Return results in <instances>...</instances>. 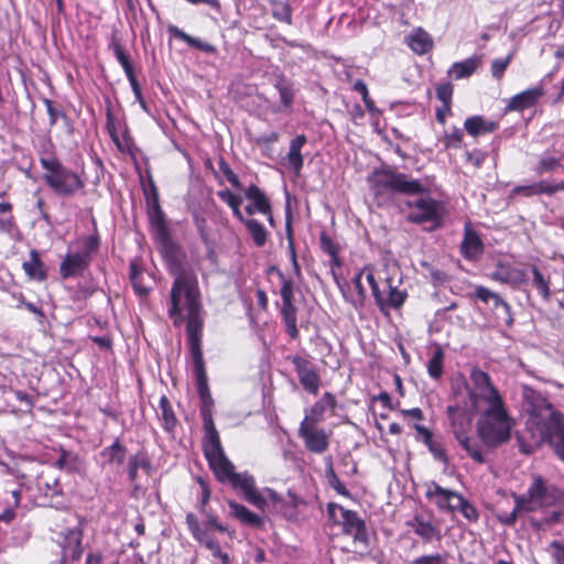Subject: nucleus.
<instances>
[{"label": "nucleus", "instance_id": "obj_21", "mask_svg": "<svg viewBox=\"0 0 564 564\" xmlns=\"http://www.w3.org/2000/svg\"><path fill=\"white\" fill-rule=\"evenodd\" d=\"M408 527L425 543L440 542L442 540L440 528L422 513L414 514L413 519L408 522Z\"/></svg>", "mask_w": 564, "mask_h": 564}, {"label": "nucleus", "instance_id": "obj_59", "mask_svg": "<svg viewBox=\"0 0 564 564\" xmlns=\"http://www.w3.org/2000/svg\"><path fill=\"white\" fill-rule=\"evenodd\" d=\"M352 89L361 95L362 101L368 111L372 112L376 110L375 101L370 98L367 84L362 79L356 80Z\"/></svg>", "mask_w": 564, "mask_h": 564}, {"label": "nucleus", "instance_id": "obj_49", "mask_svg": "<svg viewBox=\"0 0 564 564\" xmlns=\"http://www.w3.org/2000/svg\"><path fill=\"white\" fill-rule=\"evenodd\" d=\"M218 197L226 203L232 210L234 216L238 220H243V214L240 210L242 198L229 189H221L217 192Z\"/></svg>", "mask_w": 564, "mask_h": 564}, {"label": "nucleus", "instance_id": "obj_42", "mask_svg": "<svg viewBox=\"0 0 564 564\" xmlns=\"http://www.w3.org/2000/svg\"><path fill=\"white\" fill-rule=\"evenodd\" d=\"M477 68L478 59L476 57H470L462 62L454 63L448 69V75L458 80L471 76Z\"/></svg>", "mask_w": 564, "mask_h": 564}, {"label": "nucleus", "instance_id": "obj_51", "mask_svg": "<svg viewBox=\"0 0 564 564\" xmlns=\"http://www.w3.org/2000/svg\"><path fill=\"white\" fill-rule=\"evenodd\" d=\"M564 166L561 162L560 158L552 156V155H543L539 159L534 166V172L536 175H543L546 173L555 172L556 170Z\"/></svg>", "mask_w": 564, "mask_h": 564}, {"label": "nucleus", "instance_id": "obj_28", "mask_svg": "<svg viewBox=\"0 0 564 564\" xmlns=\"http://www.w3.org/2000/svg\"><path fill=\"white\" fill-rule=\"evenodd\" d=\"M22 269L31 280L43 282L47 279V269L35 249L30 251L29 260L22 263Z\"/></svg>", "mask_w": 564, "mask_h": 564}, {"label": "nucleus", "instance_id": "obj_53", "mask_svg": "<svg viewBox=\"0 0 564 564\" xmlns=\"http://www.w3.org/2000/svg\"><path fill=\"white\" fill-rule=\"evenodd\" d=\"M326 477L328 480L329 486L340 496L352 499V495L350 491L346 488V486L339 480L338 476L336 475L333 464L329 463L327 469H326Z\"/></svg>", "mask_w": 564, "mask_h": 564}, {"label": "nucleus", "instance_id": "obj_6", "mask_svg": "<svg viewBox=\"0 0 564 564\" xmlns=\"http://www.w3.org/2000/svg\"><path fill=\"white\" fill-rule=\"evenodd\" d=\"M367 183L375 196L387 194L420 195L429 189L420 180L411 178L391 165L375 169L368 176Z\"/></svg>", "mask_w": 564, "mask_h": 564}, {"label": "nucleus", "instance_id": "obj_44", "mask_svg": "<svg viewBox=\"0 0 564 564\" xmlns=\"http://www.w3.org/2000/svg\"><path fill=\"white\" fill-rule=\"evenodd\" d=\"M129 279L138 295L145 296L150 293L151 289L143 283L142 268L135 261H131L129 264Z\"/></svg>", "mask_w": 564, "mask_h": 564}, {"label": "nucleus", "instance_id": "obj_63", "mask_svg": "<svg viewBox=\"0 0 564 564\" xmlns=\"http://www.w3.org/2000/svg\"><path fill=\"white\" fill-rule=\"evenodd\" d=\"M490 278L491 280L500 283H508L512 279V271L508 265L499 263L497 269L491 273Z\"/></svg>", "mask_w": 564, "mask_h": 564}, {"label": "nucleus", "instance_id": "obj_47", "mask_svg": "<svg viewBox=\"0 0 564 564\" xmlns=\"http://www.w3.org/2000/svg\"><path fill=\"white\" fill-rule=\"evenodd\" d=\"M155 237L161 247L163 257L169 261H172L173 259H175L177 256L178 246L173 240V238L171 236V231H166V232L156 235Z\"/></svg>", "mask_w": 564, "mask_h": 564}, {"label": "nucleus", "instance_id": "obj_57", "mask_svg": "<svg viewBox=\"0 0 564 564\" xmlns=\"http://www.w3.org/2000/svg\"><path fill=\"white\" fill-rule=\"evenodd\" d=\"M217 163L219 171L226 177V180L232 185V187H235L236 189H240L241 183L237 174L230 167L229 163L223 156L219 158Z\"/></svg>", "mask_w": 564, "mask_h": 564}, {"label": "nucleus", "instance_id": "obj_17", "mask_svg": "<svg viewBox=\"0 0 564 564\" xmlns=\"http://www.w3.org/2000/svg\"><path fill=\"white\" fill-rule=\"evenodd\" d=\"M474 412L471 408L467 409L459 404L447 406L446 414L455 438L470 433Z\"/></svg>", "mask_w": 564, "mask_h": 564}, {"label": "nucleus", "instance_id": "obj_48", "mask_svg": "<svg viewBox=\"0 0 564 564\" xmlns=\"http://www.w3.org/2000/svg\"><path fill=\"white\" fill-rule=\"evenodd\" d=\"M272 17L285 24H292V9L290 4L282 0H269Z\"/></svg>", "mask_w": 564, "mask_h": 564}, {"label": "nucleus", "instance_id": "obj_46", "mask_svg": "<svg viewBox=\"0 0 564 564\" xmlns=\"http://www.w3.org/2000/svg\"><path fill=\"white\" fill-rule=\"evenodd\" d=\"M148 208V215L150 219V224L154 230L155 236L170 231V228L167 226L165 214L161 208V205L159 206H150Z\"/></svg>", "mask_w": 564, "mask_h": 564}, {"label": "nucleus", "instance_id": "obj_22", "mask_svg": "<svg viewBox=\"0 0 564 564\" xmlns=\"http://www.w3.org/2000/svg\"><path fill=\"white\" fill-rule=\"evenodd\" d=\"M245 197L249 200V204L246 206V213L249 216H252L256 213L259 214H269L271 202L267 194L256 184H250L245 189Z\"/></svg>", "mask_w": 564, "mask_h": 564}, {"label": "nucleus", "instance_id": "obj_11", "mask_svg": "<svg viewBox=\"0 0 564 564\" xmlns=\"http://www.w3.org/2000/svg\"><path fill=\"white\" fill-rule=\"evenodd\" d=\"M276 272L282 283L280 289L282 300L280 315L284 323L285 332L291 339L295 340L300 337V332L297 328V308L294 304L293 282L282 271L276 269Z\"/></svg>", "mask_w": 564, "mask_h": 564}, {"label": "nucleus", "instance_id": "obj_23", "mask_svg": "<svg viewBox=\"0 0 564 564\" xmlns=\"http://www.w3.org/2000/svg\"><path fill=\"white\" fill-rule=\"evenodd\" d=\"M404 43L416 55H425L434 48L433 37L423 28H414L404 39Z\"/></svg>", "mask_w": 564, "mask_h": 564}, {"label": "nucleus", "instance_id": "obj_15", "mask_svg": "<svg viewBox=\"0 0 564 564\" xmlns=\"http://www.w3.org/2000/svg\"><path fill=\"white\" fill-rule=\"evenodd\" d=\"M329 435L324 429L318 425L308 424L307 421H302L297 436L303 440L305 448L313 454H323L329 447Z\"/></svg>", "mask_w": 564, "mask_h": 564}, {"label": "nucleus", "instance_id": "obj_5", "mask_svg": "<svg viewBox=\"0 0 564 564\" xmlns=\"http://www.w3.org/2000/svg\"><path fill=\"white\" fill-rule=\"evenodd\" d=\"M512 427L513 420L506 403L487 406L476 422L477 436L489 448H497L508 443Z\"/></svg>", "mask_w": 564, "mask_h": 564}, {"label": "nucleus", "instance_id": "obj_25", "mask_svg": "<svg viewBox=\"0 0 564 564\" xmlns=\"http://www.w3.org/2000/svg\"><path fill=\"white\" fill-rule=\"evenodd\" d=\"M336 406V397L332 392L326 391L323 397L311 406L308 413L302 421H307L308 424L312 425H318L324 421L326 410L329 409L334 412Z\"/></svg>", "mask_w": 564, "mask_h": 564}, {"label": "nucleus", "instance_id": "obj_61", "mask_svg": "<svg viewBox=\"0 0 564 564\" xmlns=\"http://www.w3.org/2000/svg\"><path fill=\"white\" fill-rule=\"evenodd\" d=\"M425 445L427 446L429 451L436 460L443 463L444 465L448 464V456L441 442L435 441L433 438L430 443H426Z\"/></svg>", "mask_w": 564, "mask_h": 564}, {"label": "nucleus", "instance_id": "obj_55", "mask_svg": "<svg viewBox=\"0 0 564 564\" xmlns=\"http://www.w3.org/2000/svg\"><path fill=\"white\" fill-rule=\"evenodd\" d=\"M196 481L200 487V497L198 500L197 509L199 512H205L206 508H208L212 498V489L208 481L205 478L197 476Z\"/></svg>", "mask_w": 564, "mask_h": 564}, {"label": "nucleus", "instance_id": "obj_35", "mask_svg": "<svg viewBox=\"0 0 564 564\" xmlns=\"http://www.w3.org/2000/svg\"><path fill=\"white\" fill-rule=\"evenodd\" d=\"M128 448L117 437L109 446L100 451V456L105 458L104 465H122L126 460Z\"/></svg>", "mask_w": 564, "mask_h": 564}, {"label": "nucleus", "instance_id": "obj_41", "mask_svg": "<svg viewBox=\"0 0 564 564\" xmlns=\"http://www.w3.org/2000/svg\"><path fill=\"white\" fill-rule=\"evenodd\" d=\"M242 223L246 228L248 229V232L250 234L253 243L261 248L263 247L268 241L269 231L265 229V227L257 219L249 218L247 219L243 216V220H239Z\"/></svg>", "mask_w": 564, "mask_h": 564}, {"label": "nucleus", "instance_id": "obj_50", "mask_svg": "<svg viewBox=\"0 0 564 564\" xmlns=\"http://www.w3.org/2000/svg\"><path fill=\"white\" fill-rule=\"evenodd\" d=\"M199 513L205 517V521H204L203 525L200 524L202 528L206 529L207 531L209 529H213V530L221 532V533H227L230 538H234L235 530H229L228 527L224 525L218 520V517L215 512H213L212 510L206 508L205 512H199Z\"/></svg>", "mask_w": 564, "mask_h": 564}, {"label": "nucleus", "instance_id": "obj_45", "mask_svg": "<svg viewBox=\"0 0 564 564\" xmlns=\"http://www.w3.org/2000/svg\"><path fill=\"white\" fill-rule=\"evenodd\" d=\"M458 444L466 451L467 455L477 464H484L485 457L482 455L480 445L477 441L473 440L469 434L456 437Z\"/></svg>", "mask_w": 564, "mask_h": 564}, {"label": "nucleus", "instance_id": "obj_4", "mask_svg": "<svg viewBox=\"0 0 564 564\" xmlns=\"http://www.w3.org/2000/svg\"><path fill=\"white\" fill-rule=\"evenodd\" d=\"M514 508L510 513L499 514L502 524L513 525L519 512H533L555 507L563 502L564 492L553 484H550L541 475H532V480L522 495L513 494Z\"/></svg>", "mask_w": 564, "mask_h": 564}, {"label": "nucleus", "instance_id": "obj_34", "mask_svg": "<svg viewBox=\"0 0 564 564\" xmlns=\"http://www.w3.org/2000/svg\"><path fill=\"white\" fill-rule=\"evenodd\" d=\"M469 297L471 300L481 301L485 304H488L491 301L495 308L502 307L507 314L511 313L510 304L505 301L498 293H495L484 285H477L475 292L469 294Z\"/></svg>", "mask_w": 564, "mask_h": 564}, {"label": "nucleus", "instance_id": "obj_12", "mask_svg": "<svg viewBox=\"0 0 564 564\" xmlns=\"http://www.w3.org/2000/svg\"><path fill=\"white\" fill-rule=\"evenodd\" d=\"M294 366L302 388L310 394L317 395L321 386V376L317 366L306 357L292 355L286 357Z\"/></svg>", "mask_w": 564, "mask_h": 564}, {"label": "nucleus", "instance_id": "obj_24", "mask_svg": "<svg viewBox=\"0 0 564 564\" xmlns=\"http://www.w3.org/2000/svg\"><path fill=\"white\" fill-rule=\"evenodd\" d=\"M388 285V295L384 296L382 293L379 295V302H376L377 306L382 313L388 314L390 308L399 310L403 306L408 299V292L405 290H399L392 284V278L386 280Z\"/></svg>", "mask_w": 564, "mask_h": 564}, {"label": "nucleus", "instance_id": "obj_30", "mask_svg": "<svg viewBox=\"0 0 564 564\" xmlns=\"http://www.w3.org/2000/svg\"><path fill=\"white\" fill-rule=\"evenodd\" d=\"M306 143L307 138L305 134H299L290 142V149L286 155V160L289 166L294 171L296 175L300 174L304 164V159L301 151Z\"/></svg>", "mask_w": 564, "mask_h": 564}, {"label": "nucleus", "instance_id": "obj_14", "mask_svg": "<svg viewBox=\"0 0 564 564\" xmlns=\"http://www.w3.org/2000/svg\"><path fill=\"white\" fill-rule=\"evenodd\" d=\"M425 499L433 503L441 512L455 513L456 502L460 499V494L442 487L434 480L424 484Z\"/></svg>", "mask_w": 564, "mask_h": 564}, {"label": "nucleus", "instance_id": "obj_36", "mask_svg": "<svg viewBox=\"0 0 564 564\" xmlns=\"http://www.w3.org/2000/svg\"><path fill=\"white\" fill-rule=\"evenodd\" d=\"M159 408L161 411L160 419L162 421L163 430L169 434H173L177 426L178 420L172 408L170 399L165 394L160 398Z\"/></svg>", "mask_w": 564, "mask_h": 564}, {"label": "nucleus", "instance_id": "obj_37", "mask_svg": "<svg viewBox=\"0 0 564 564\" xmlns=\"http://www.w3.org/2000/svg\"><path fill=\"white\" fill-rule=\"evenodd\" d=\"M193 223L196 227V230L198 232V236H199L202 242L204 243V246L207 249V257L210 258L215 253V251H214L215 241L212 238L207 219L200 213L195 212V213H193Z\"/></svg>", "mask_w": 564, "mask_h": 564}, {"label": "nucleus", "instance_id": "obj_13", "mask_svg": "<svg viewBox=\"0 0 564 564\" xmlns=\"http://www.w3.org/2000/svg\"><path fill=\"white\" fill-rule=\"evenodd\" d=\"M187 529L195 541L209 550L214 557L219 558L223 564H230L228 553L223 552L220 543L209 535L206 529L200 527L198 517L194 512H187L185 517Z\"/></svg>", "mask_w": 564, "mask_h": 564}, {"label": "nucleus", "instance_id": "obj_38", "mask_svg": "<svg viewBox=\"0 0 564 564\" xmlns=\"http://www.w3.org/2000/svg\"><path fill=\"white\" fill-rule=\"evenodd\" d=\"M140 468L147 473L151 469L150 457L144 451H140L129 457L128 478L130 481L134 482L138 479V471Z\"/></svg>", "mask_w": 564, "mask_h": 564}, {"label": "nucleus", "instance_id": "obj_29", "mask_svg": "<svg viewBox=\"0 0 564 564\" xmlns=\"http://www.w3.org/2000/svg\"><path fill=\"white\" fill-rule=\"evenodd\" d=\"M498 122L486 120L482 116L479 115L468 117L464 122V129L469 135L474 138L481 134L492 133L498 129Z\"/></svg>", "mask_w": 564, "mask_h": 564}, {"label": "nucleus", "instance_id": "obj_31", "mask_svg": "<svg viewBox=\"0 0 564 564\" xmlns=\"http://www.w3.org/2000/svg\"><path fill=\"white\" fill-rule=\"evenodd\" d=\"M109 46L112 50L116 59L123 68L128 80L137 77L130 54L124 50L123 45L121 44L120 40L117 37L115 33L111 35Z\"/></svg>", "mask_w": 564, "mask_h": 564}, {"label": "nucleus", "instance_id": "obj_62", "mask_svg": "<svg viewBox=\"0 0 564 564\" xmlns=\"http://www.w3.org/2000/svg\"><path fill=\"white\" fill-rule=\"evenodd\" d=\"M321 249L323 252L328 256H335V253H339L340 247L337 242H335L330 236H328L325 231L321 232L319 236Z\"/></svg>", "mask_w": 564, "mask_h": 564}, {"label": "nucleus", "instance_id": "obj_39", "mask_svg": "<svg viewBox=\"0 0 564 564\" xmlns=\"http://www.w3.org/2000/svg\"><path fill=\"white\" fill-rule=\"evenodd\" d=\"M274 88L278 90L280 101L285 109H291L294 102L295 90L293 84L284 75L278 76Z\"/></svg>", "mask_w": 564, "mask_h": 564}, {"label": "nucleus", "instance_id": "obj_10", "mask_svg": "<svg viewBox=\"0 0 564 564\" xmlns=\"http://www.w3.org/2000/svg\"><path fill=\"white\" fill-rule=\"evenodd\" d=\"M410 212L406 220L411 224H429V230H436L444 225V208L442 202L432 197H421L406 203Z\"/></svg>", "mask_w": 564, "mask_h": 564}, {"label": "nucleus", "instance_id": "obj_33", "mask_svg": "<svg viewBox=\"0 0 564 564\" xmlns=\"http://www.w3.org/2000/svg\"><path fill=\"white\" fill-rule=\"evenodd\" d=\"M167 30L171 35H173L177 40L183 41L191 47H194L207 54H216L217 52L215 45L207 42H203L202 40L187 34L186 32H184L175 25H170Z\"/></svg>", "mask_w": 564, "mask_h": 564}, {"label": "nucleus", "instance_id": "obj_7", "mask_svg": "<svg viewBox=\"0 0 564 564\" xmlns=\"http://www.w3.org/2000/svg\"><path fill=\"white\" fill-rule=\"evenodd\" d=\"M40 164L45 171L42 176L44 183L56 195L72 197L85 188V180L78 173L67 169L54 151L44 150L40 155Z\"/></svg>", "mask_w": 564, "mask_h": 564}, {"label": "nucleus", "instance_id": "obj_64", "mask_svg": "<svg viewBox=\"0 0 564 564\" xmlns=\"http://www.w3.org/2000/svg\"><path fill=\"white\" fill-rule=\"evenodd\" d=\"M445 563V556L440 553L434 554H425L415 557L411 564H444Z\"/></svg>", "mask_w": 564, "mask_h": 564}, {"label": "nucleus", "instance_id": "obj_3", "mask_svg": "<svg viewBox=\"0 0 564 564\" xmlns=\"http://www.w3.org/2000/svg\"><path fill=\"white\" fill-rule=\"evenodd\" d=\"M173 274L167 315L175 327L186 321L188 348L202 346L204 318L198 279L193 270L181 269Z\"/></svg>", "mask_w": 564, "mask_h": 564}, {"label": "nucleus", "instance_id": "obj_40", "mask_svg": "<svg viewBox=\"0 0 564 564\" xmlns=\"http://www.w3.org/2000/svg\"><path fill=\"white\" fill-rule=\"evenodd\" d=\"M444 360L445 352L443 347L440 344H435L432 357L426 365L427 373L432 379L438 380L442 378L444 373Z\"/></svg>", "mask_w": 564, "mask_h": 564}, {"label": "nucleus", "instance_id": "obj_20", "mask_svg": "<svg viewBox=\"0 0 564 564\" xmlns=\"http://www.w3.org/2000/svg\"><path fill=\"white\" fill-rule=\"evenodd\" d=\"M83 533L80 530H68L61 542L62 558L61 563L66 564L67 562L78 561L84 552L83 545Z\"/></svg>", "mask_w": 564, "mask_h": 564}, {"label": "nucleus", "instance_id": "obj_52", "mask_svg": "<svg viewBox=\"0 0 564 564\" xmlns=\"http://www.w3.org/2000/svg\"><path fill=\"white\" fill-rule=\"evenodd\" d=\"M463 130L454 126L451 130L444 131L443 135L440 138V142L445 150L459 149L463 143Z\"/></svg>", "mask_w": 564, "mask_h": 564}, {"label": "nucleus", "instance_id": "obj_26", "mask_svg": "<svg viewBox=\"0 0 564 564\" xmlns=\"http://www.w3.org/2000/svg\"><path fill=\"white\" fill-rule=\"evenodd\" d=\"M106 130L121 153H132V138L130 137L128 129H126L121 138L119 137L115 123V116L110 107H108L106 110Z\"/></svg>", "mask_w": 564, "mask_h": 564}, {"label": "nucleus", "instance_id": "obj_32", "mask_svg": "<svg viewBox=\"0 0 564 564\" xmlns=\"http://www.w3.org/2000/svg\"><path fill=\"white\" fill-rule=\"evenodd\" d=\"M352 539L354 552L358 554H367L370 551V536L366 522L344 533Z\"/></svg>", "mask_w": 564, "mask_h": 564}, {"label": "nucleus", "instance_id": "obj_54", "mask_svg": "<svg viewBox=\"0 0 564 564\" xmlns=\"http://www.w3.org/2000/svg\"><path fill=\"white\" fill-rule=\"evenodd\" d=\"M456 511H459L469 522H477L479 519L478 510L467 499L460 495V499L456 502Z\"/></svg>", "mask_w": 564, "mask_h": 564}, {"label": "nucleus", "instance_id": "obj_19", "mask_svg": "<svg viewBox=\"0 0 564 564\" xmlns=\"http://www.w3.org/2000/svg\"><path fill=\"white\" fill-rule=\"evenodd\" d=\"M544 95L545 90L541 85L523 90L509 99L506 111L522 112L534 107Z\"/></svg>", "mask_w": 564, "mask_h": 564}, {"label": "nucleus", "instance_id": "obj_60", "mask_svg": "<svg viewBox=\"0 0 564 564\" xmlns=\"http://www.w3.org/2000/svg\"><path fill=\"white\" fill-rule=\"evenodd\" d=\"M512 61V54L507 55L505 58L494 59L491 63V75L496 79H501L505 75L506 69Z\"/></svg>", "mask_w": 564, "mask_h": 564}, {"label": "nucleus", "instance_id": "obj_27", "mask_svg": "<svg viewBox=\"0 0 564 564\" xmlns=\"http://www.w3.org/2000/svg\"><path fill=\"white\" fill-rule=\"evenodd\" d=\"M228 507L230 509V516L237 519L241 524L254 529H261L263 527V519L257 513L250 511L246 506L234 500H229Z\"/></svg>", "mask_w": 564, "mask_h": 564}, {"label": "nucleus", "instance_id": "obj_43", "mask_svg": "<svg viewBox=\"0 0 564 564\" xmlns=\"http://www.w3.org/2000/svg\"><path fill=\"white\" fill-rule=\"evenodd\" d=\"M531 272L533 275L532 284L538 290L540 296L544 301H550L551 297V278L550 275H544L541 270L535 265H531Z\"/></svg>", "mask_w": 564, "mask_h": 564}, {"label": "nucleus", "instance_id": "obj_58", "mask_svg": "<svg viewBox=\"0 0 564 564\" xmlns=\"http://www.w3.org/2000/svg\"><path fill=\"white\" fill-rule=\"evenodd\" d=\"M453 93L454 87L449 82L441 83L435 87V94L437 99L445 105L453 104Z\"/></svg>", "mask_w": 564, "mask_h": 564}, {"label": "nucleus", "instance_id": "obj_16", "mask_svg": "<svg viewBox=\"0 0 564 564\" xmlns=\"http://www.w3.org/2000/svg\"><path fill=\"white\" fill-rule=\"evenodd\" d=\"M459 253L468 262H478L485 253V243L481 236L474 229L470 221L464 225Z\"/></svg>", "mask_w": 564, "mask_h": 564}, {"label": "nucleus", "instance_id": "obj_2", "mask_svg": "<svg viewBox=\"0 0 564 564\" xmlns=\"http://www.w3.org/2000/svg\"><path fill=\"white\" fill-rule=\"evenodd\" d=\"M522 398L525 420L523 431L517 434L520 452L531 455L545 443L564 462V413L529 386L523 387Z\"/></svg>", "mask_w": 564, "mask_h": 564}, {"label": "nucleus", "instance_id": "obj_8", "mask_svg": "<svg viewBox=\"0 0 564 564\" xmlns=\"http://www.w3.org/2000/svg\"><path fill=\"white\" fill-rule=\"evenodd\" d=\"M96 226V221H93ZM78 247L77 250L69 249L58 267V274L63 280L74 279L84 275L89 270L94 257L100 249V235L95 227L91 235L76 239L70 247Z\"/></svg>", "mask_w": 564, "mask_h": 564}, {"label": "nucleus", "instance_id": "obj_18", "mask_svg": "<svg viewBox=\"0 0 564 564\" xmlns=\"http://www.w3.org/2000/svg\"><path fill=\"white\" fill-rule=\"evenodd\" d=\"M327 514L329 520L341 528L343 534L365 522L357 511L346 509L336 502L327 503Z\"/></svg>", "mask_w": 564, "mask_h": 564}, {"label": "nucleus", "instance_id": "obj_56", "mask_svg": "<svg viewBox=\"0 0 564 564\" xmlns=\"http://www.w3.org/2000/svg\"><path fill=\"white\" fill-rule=\"evenodd\" d=\"M538 195H547L552 196L557 192L564 191V180L552 183L549 180H540L535 183Z\"/></svg>", "mask_w": 564, "mask_h": 564}, {"label": "nucleus", "instance_id": "obj_1", "mask_svg": "<svg viewBox=\"0 0 564 564\" xmlns=\"http://www.w3.org/2000/svg\"><path fill=\"white\" fill-rule=\"evenodd\" d=\"M193 362V373L200 405L199 412L203 420L204 435L202 438V449L209 469L220 484H228L230 487L242 494L246 501L264 509L267 506L265 498L256 487V480L249 473H237L235 465L226 456L219 433L214 422L215 402L208 384V376L206 371L202 346L188 348Z\"/></svg>", "mask_w": 564, "mask_h": 564}, {"label": "nucleus", "instance_id": "obj_9", "mask_svg": "<svg viewBox=\"0 0 564 564\" xmlns=\"http://www.w3.org/2000/svg\"><path fill=\"white\" fill-rule=\"evenodd\" d=\"M471 387L467 388V395L474 411H479L480 402L488 406L505 403L498 388L494 384L488 372L477 366H473L469 372Z\"/></svg>", "mask_w": 564, "mask_h": 564}]
</instances>
